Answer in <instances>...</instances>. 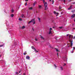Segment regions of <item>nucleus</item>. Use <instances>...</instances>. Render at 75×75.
Wrapping results in <instances>:
<instances>
[{
    "label": "nucleus",
    "instance_id": "18",
    "mask_svg": "<svg viewBox=\"0 0 75 75\" xmlns=\"http://www.w3.org/2000/svg\"><path fill=\"white\" fill-rule=\"evenodd\" d=\"M25 28V26H23L22 27V29H24Z\"/></svg>",
    "mask_w": 75,
    "mask_h": 75
},
{
    "label": "nucleus",
    "instance_id": "33",
    "mask_svg": "<svg viewBox=\"0 0 75 75\" xmlns=\"http://www.w3.org/2000/svg\"><path fill=\"white\" fill-rule=\"evenodd\" d=\"M65 65H66V64H65V63L64 64V65H63V66L64 67V66H65Z\"/></svg>",
    "mask_w": 75,
    "mask_h": 75
},
{
    "label": "nucleus",
    "instance_id": "50",
    "mask_svg": "<svg viewBox=\"0 0 75 75\" xmlns=\"http://www.w3.org/2000/svg\"><path fill=\"white\" fill-rule=\"evenodd\" d=\"M33 31H34V29H33Z\"/></svg>",
    "mask_w": 75,
    "mask_h": 75
},
{
    "label": "nucleus",
    "instance_id": "34",
    "mask_svg": "<svg viewBox=\"0 0 75 75\" xmlns=\"http://www.w3.org/2000/svg\"><path fill=\"white\" fill-rule=\"evenodd\" d=\"M27 2H26V4H25V6H27Z\"/></svg>",
    "mask_w": 75,
    "mask_h": 75
},
{
    "label": "nucleus",
    "instance_id": "47",
    "mask_svg": "<svg viewBox=\"0 0 75 75\" xmlns=\"http://www.w3.org/2000/svg\"><path fill=\"white\" fill-rule=\"evenodd\" d=\"M73 29H74V30H75V28H73Z\"/></svg>",
    "mask_w": 75,
    "mask_h": 75
},
{
    "label": "nucleus",
    "instance_id": "53",
    "mask_svg": "<svg viewBox=\"0 0 75 75\" xmlns=\"http://www.w3.org/2000/svg\"><path fill=\"white\" fill-rule=\"evenodd\" d=\"M57 18H58L57 17Z\"/></svg>",
    "mask_w": 75,
    "mask_h": 75
},
{
    "label": "nucleus",
    "instance_id": "52",
    "mask_svg": "<svg viewBox=\"0 0 75 75\" xmlns=\"http://www.w3.org/2000/svg\"><path fill=\"white\" fill-rule=\"evenodd\" d=\"M74 25V24H73V25Z\"/></svg>",
    "mask_w": 75,
    "mask_h": 75
},
{
    "label": "nucleus",
    "instance_id": "15",
    "mask_svg": "<svg viewBox=\"0 0 75 75\" xmlns=\"http://www.w3.org/2000/svg\"><path fill=\"white\" fill-rule=\"evenodd\" d=\"M24 55H26L27 54V52L25 51L24 53H23Z\"/></svg>",
    "mask_w": 75,
    "mask_h": 75
},
{
    "label": "nucleus",
    "instance_id": "17",
    "mask_svg": "<svg viewBox=\"0 0 75 75\" xmlns=\"http://www.w3.org/2000/svg\"><path fill=\"white\" fill-rule=\"evenodd\" d=\"M71 12L72 13H74L75 12V9L74 10H72L71 11Z\"/></svg>",
    "mask_w": 75,
    "mask_h": 75
},
{
    "label": "nucleus",
    "instance_id": "25",
    "mask_svg": "<svg viewBox=\"0 0 75 75\" xmlns=\"http://www.w3.org/2000/svg\"><path fill=\"white\" fill-rule=\"evenodd\" d=\"M15 73L16 74H17V75H18V72H15Z\"/></svg>",
    "mask_w": 75,
    "mask_h": 75
},
{
    "label": "nucleus",
    "instance_id": "44",
    "mask_svg": "<svg viewBox=\"0 0 75 75\" xmlns=\"http://www.w3.org/2000/svg\"><path fill=\"white\" fill-rule=\"evenodd\" d=\"M49 1H51V0H49Z\"/></svg>",
    "mask_w": 75,
    "mask_h": 75
},
{
    "label": "nucleus",
    "instance_id": "20",
    "mask_svg": "<svg viewBox=\"0 0 75 75\" xmlns=\"http://www.w3.org/2000/svg\"><path fill=\"white\" fill-rule=\"evenodd\" d=\"M14 9H12L11 10V12L12 13H13L14 12Z\"/></svg>",
    "mask_w": 75,
    "mask_h": 75
},
{
    "label": "nucleus",
    "instance_id": "14",
    "mask_svg": "<svg viewBox=\"0 0 75 75\" xmlns=\"http://www.w3.org/2000/svg\"><path fill=\"white\" fill-rule=\"evenodd\" d=\"M40 37L41 39H42V40H44V38L42 36H41V35H40Z\"/></svg>",
    "mask_w": 75,
    "mask_h": 75
},
{
    "label": "nucleus",
    "instance_id": "12",
    "mask_svg": "<svg viewBox=\"0 0 75 75\" xmlns=\"http://www.w3.org/2000/svg\"><path fill=\"white\" fill-rule=\"evenodd\" d=\"M29 10H33V7H31L29 8Z\"/></svg>",
    "mask_w": 75,
    "mask_h": 75
},
{
    "label": "nucleus",
    "instance_id": "40",
    "mask_svg": "<svg viewBox=\"0 0 75 75\" xmlns=\"http://www.w3.org/2000/svg\"><path fill=\"white\" fill-rule=\"evenodd\" d=\"M23 75H25V73H24L23 74Z\"/></svg>",
    "mask_w": 75,
    "mask_h": 75
},
{
    "label": "nucleus",
    "instance_id": "49",
    "mask_svg": "<svg viewBox=\"0 0 75 75\" xmlns=\"http://www.w3.org/2000/svg\"><path fill=\"white\" fill-rule=\"evenodd\" d=\"M53 28H55V27H53Z\"/></svg>",
    "mask_w": 75,
    "mask_h": 75
},
{
    "label": "nucleus",
    "instance_id": "48",
    "mask_svg": "<svg viewBox=\"0 0 75 75\" xmlns=\"http://www.w3.org/2000/svg\"><path fill=\"white\" fill-rule=\"evenodd\" d=\"M38 52V51H37L36 52Z\"/></svg>",
    "mask_w": 75,
    "mask_h": 75
},
{
    "label": "nucleus",
    "instance_id": "10",
    "mask_svg": "<svg viewBox=\"0 0 75 75\" xmlns=\"http://www.w3.org/2000/svg\"><path fill=\"white\" fill-rule=\"evenodd\" d=\"M31 48L32 49H33L34 50H35V51H36V49L34 48V46H32Z\"/></svg>",
    "mask_w": 75,
    "mask_h": 75
},
{
    "label": "nucleus",
    "instance_id": "6",
    "mask_svg": "<svg viewBox=\"0 0 75 75\" xmlns=\"http://www.w3.org/2000/svg\"><path fill=\"white\" fill-rule=\"evenodd\" d=\"M62 6H59V11H60L61 10H62V9H61V8H62Z\"/></svg>",
    "mask_w": 75,
    "mask_h": 75
},
{
    "label": "nucleus",
    "instance_id": "8",
    "mask_svg": "<svg viewBox=\"0 0 75 75\" xmlns=\"http://www.w3.org/2000/svg\"><path fill=\"white\" fill-rule=\"evenodd\" d=\"M4 62V60H3V59L0 61V62L1 63H3V62Z\"/></svg>",
    "mask_w": 75,
    "mask_h": 75
},
{
    "label": "nucleus",
    "instance_id": "29",
    "mask_svg": "<svg viewBox=\"0 0 75 75\" xmlns=\"http://www.w3.org/2000/svg\"><path fill=\"white\" fill-rule=\"evenodd\" d=\"M52 30V28H50V31H51Z\"/></svg>",
    "mask_w": 75,
    "mask_h": 75
},
{
    "label": "nucleus",
    "instance_id": "7",
    "mask_svg": "<svg viewBox=\"0 0 75 75\" xmlns=\"http://www.w3.org/2000/svg\"><path fill=\"white\" fill-rule=\"evenodd\" d=\"M75 16V14H74L72 15L71 16V17L72 18H74Z\"/></svg>",
    "mask_w": 75,
    "mask_h": 75
},
{
    "label": "nucleus",
    "instance_id": "9",
    "mask_svg": "<svg viewBox=\"0 0 75 75\" xmlns=\"http://www.w3.org/2000/svg\"><path fill=\"white\" fill-rule=\"evenodd\" d=\"M38 7L39 9H41L42 8V6L41 5H38Z\"/></svg>",
    "mask_w": 75,
    "mask_h": 75
},
{
    "label": "nucleus",
    "instance_id": "31",
    "mask_svg": "<svg viewBox=\"0 0 75 75\" xmlns=\"http://www.w3.org/2000/svg\"><path fill=\"white\" fill-rule=\"evenodd\" d=\"M35 40L37 41V39L36 38H35Z\"/></svg>",
    "mask_w": 75,
    "mask_h": 75
},
{
    "label": "nucleus",
    "instance_id": "51",
    "mask_svg": "<svg viewBox=\"0 0 75 75\" xmlns=\"http://www.w3.org/2000/svg\"><path fill=\"white\" fill-rule=\"evenodd\" d=\"M70 1H71V0H69Z\"/></svg>",
    "mask_w": 75,
    "mask_h": 75
},
{
    "label": "nucleus",
    "instance_id": "22",
    "mask_svg": "<svg viewBox=\"0 0 75 75\" xmlns=\"http://www.w3.org/2000/svg\"><path fill=\"white\" fill-rule=\"evenodd\" d=\"M3 45H0V47H3Z\"/></svg>",
    "mask_w": 75,
    "mask_h": 75
},
{
    "label": "nucleus",
    "instance_id": "30",
    "mask_svg": "<svg viewBox=\"0 0 75 75\" xmlns=\"http://www.w3.org/2000/svg\"><path fill=\"white\" fill-rule=\"evenodd\" d=\"M54 66L55 67V68H56L57 66H56V65L55 64L54 65Z\"/></svg>",
    "mask_w": 75,
    "mask_h": 75
},
{
    "label": "nucleus",
    "instance_id": "38",
    "mask_svg": "<svg viewBox=\"0 0 75 75\" xmlns=\"http://www.w3.org/2000/svg\"><path fill=\"white\" fill-rule=\"evenodd\" d=\"M28 1V0H25V1Z\"/></svg>",
    "mask_w": 75,
    "mask_h": 75
},
{
    "label": "nucleus",
    "instance_id": "21",
    "mask_svg": "<svg viewBox=\"0 0 75 75\" xmlns=\"http://www.w3.org/2000/svg\"><path fill=\"white\" fill-rule=\"evenodd\" d=\"M60 69H61V70H63V67H60Z\"/></svg>",
    "mask_w": 75,
    "mask_h": 75
},
{
    "label": "nucleus",
    "instance_id": "23",
    "mask_svg": "<svg viewBox=\"0 0 75 75\" xmlns=\"http://www.w3.org/2000/svg\"><path fill=\"white\" fill-rule=\"evenodd\" d=\"M51 33V31L50 30L49 33V34H50Z\"/></svg>",
    "mask_w": 75,
    "mask_h": 75
},
{
    "label": "nucleus",
    "instance_id": "55",
    "mask_svg": "<svg viewBox=\"0 0 75 75\" xmlns=\"http://www.w3.org/2000/svg\"><path fill=\"white\" fill-rule=\"evenodd\" d=\"M66 59H67V58H66Z\"/></svg>",
    "mask_w": 75,
    "mask_h": 75
},
{
    "label": "nucleus",
    "instance_id": "39",
    "mask_svg": "<svg viewBox=\"0 0 75 75\" xmlns=\"http://www.w3.org/2000/svg\"><path fill=\"white\" fill-rule=\"evenodd\" d=\"M0 57H1V54L0 55Z\"/></svg>",
    "mask_w": 75,
    "mask_h": 75
},
{
    "label": "nucleus",
    "instance_id": "41",
    "mask_svg": "<svg viewBox=\"0 0 75 75\" xmlns=\"http://www.w3.org/2000/svg\"><path fill=\"white\" fill-rule=\"evenodd\" d=\"M69 34H67L66 35L67 36H68Z\"/></svg>",
    "mask_w": 75,
    "mask_h": 75
},
{
    "label": "nucleus",
    "instance_id": "13",
    "mask_svg": "<svg viewBox=\"0 0 75 75\" xmlns=\"http://www.w3.org/2000/svg\"><path fill=\"white\" fill-rule=\"evenodd\" d=\"M22 18H24L25 17V16H24V15H23V14H22Z\"/></svg>",
    "mask_w": 75,
    "mask_h": 75
},
{
    "label": "nucleus",
    "instance_id": "43",
    "mask_svg": "<svg viewBox=\"0 0 75 75\" xmlns=\"http://www.w3.org/2000/svg\"><path fill=\"white\" fill-rule=\"evenodd\" d=\"M20 72H21L20 71H19V73H20Z\"/></svg>",
    "mask_w": 75,
    "mask_h": 75
},
{
    "label": "nucleus",
    "instance_id": "16",
    "mask_svg": "<svg viewBox=\"0 0 75 75\" xmlns=\"http://www.w3.org/2000/svg\"><path fill=\"white\" fill-rule=\"evenodd\" d=\"M55 49H56V50L57 52H59V50H58V49H57L56 48H55Z\"/></svg>",
    "mask_w": 75,
    "mask_h": 75
},
{
    "label": "nucleus",
    "instance_id": "11",
    "mask_svg": "<svg viewBox=\"0 0 75 75\" xmlns=\"http://www.w3.org/2000/svg\"><path fill=\"white\" fill-rule=\"evenodd\" d=\"M37 3L36 1H35L34 3H33V6H35V4H37Z\"/></svg>",
    "mask_w": 75,
    "mask_h": 75
},
{
    "label": "nucleus",
    "instance_id": "37",
    "mask_svg": "<svg viewBox=\"0 0 75 75\" xmlns=\"http://www.w3.org/2000/svg\"><path fill=\"white\" fill-rule=\"evenodd\" d=\"M57 56L58 57V53H57Z\"/></svg>",
    "mask_w": 75,
    "mask_h": 75
},
{
    "label": "nucleus",
    "instance_id": "19",
    "mask_svg": "<svg viewBox=\"0 0 75 75\" xmlns=\"http://www.w3.org/2000/svg\"><path fill=\"white\" fill-rule=\"evenodd\" d=\"M11 17H13L14 16V15L13 14H11Z\"/></svg>",
    "mask_w": 75,
    "mask_h": 75
},
{
    "label": "nucleus",
    "instance_id": "45",
    "mask_svg": "<svg viewBox=\"0 0 75 75\" xmlns=\"http://www.w3.org/2000/svg\"><path fill=\"white\" fill-rule=\"evenodd\" d=\"M74 22H75V18H74Z\"/></svg>",
    "mask_w": 75,
    "mask_h": 75
},
{
    "label": "nucleus",
    "instance_id": "46",
    "mask_svg": "<svg viewBox=\"0 0 75 75\" xmlns=\"http://www.w3.org/2000/svg\"><path fill=\"white\" fill-rule=\"evenodd\" d=\"M64 61H66V60H64Z\"/></svg>",
    "mask_w": 75,
    "mask_h": 75
},
{
    "label": "nucleus",
    "instance_id": "27",
    "mask_svg": "<svg viewBox=\"0 0 75 75\" xmlns=\"http://www.w3.org/2000/svg\"><path fill=\"white\" fill-rule=\"evenodd\" d=\"M52 4H53V3H54V1L52 0Z\"/></svg>",
    "mask_w": 75,
    "mask_h": 75
},
{
    "label": "nucleus",
    "instance_id": "42",
    "mask_svg": "<svg viewBox=\"0 0 75 75\" xmlns=\"http://www.w3.org/2000/svg\"><path fill=\"white\" fill-rule=\"evenodd\" d=\"M74 52V51H72V52H71V53H73Z\"/></svg>",
    "mask_w": 75,
    "mask_h": 75
},
{
    "label": "nucleus",
    "instance_id": "24",
    "mask_svg": "<svg viewBox=\"0 0 75 75\" xmlns=\"http://www.w3.org/2000/svg\"><path fill=\"white\" fill-rule=\"evenodd\" d=\"M38 20H39V22H40V18H38Z\"/></svg>",
    "mask_w": 75,
    "mask_h": 75
},
{
    "label": "nucleus",
    "instance_id": "1",
    "mask_svg": "<svg viewBox=\"0 0 75 75\" xmlns=\"http://www.w3.org/2000/svg\"><path fill=\"white\" fill-rule=\"evenodd\" d=\"M71 38H73V39H75V36H74V38H73V35H70L69 36V40L70 42V45H71V48H72V46L73 43H72V41H71V40H70Z\"/></svg>",
    "mask_w": 75,
    "mask_h": 75
},
{
    "label": "nucleus",
    "instance_id": "36",
    "mask_svg": "<svg viewBox=\"0 0 75 75\" xmlns=\"http://www.w3.org/2000/svg\"><path fill=\"white\" fill-rule=\"evenodd\" d=\"M56 37V38H58V37ZM56 38L55 39H56V40H57V38Z\"/></svg>",
    "mask_w": 75,
    "mask_h": 75
},
{
    "label": "nucleus",
    "instance_id": "26",
    "mask_svg": "<svg viewBox=\"0 0 75 75\" xmlns=\"http://www.w3.org/2000/svg\"><path fill=\"white\" fill-rule=\"evenodd\" d=\"M19 20H20V21H21V18H19Z\"/></svg>",
    "mask_w": 75,
    "mask_h": 75
},
{
    "label": "nucleus",
    "instance_id": "3",
    "mask_svg": "<svg viewBox=\"0 0 75 75\" xmlns=\"http://www.w3.org/2000/svg\"><path fill=\"white\" fill-rule=\"evenodd\" d=\"M72 5H71L68 8V10H72Z\"/></svg>",
    "mask_w": 75,
    "mask_h": 75
},
{
    "label": "nucleus",
    "instance_id": "5",
    "mask_svg": "<svg viewBox=\"0 0 75 75\" xmlns=\"http://www.w3.org/2000/svg\"><path fill=\"white\" fill-rule=\"evenodd\" d=\"M26 58L27 59H30V57L28 56H26Z\"/></svg>",
    "mask_w": 75,
    "mask_h": 75
},
{
    "label": "nucleus",
    "instance_id": "35",
    "mask_svg": "<svg viewBox=\"0 0 75 75\" xmlns=\"http://www.w3.org/2000/svg\"><path fill=\"white\" fill-rule=\"evenodd\" d=\"M63 1H64V3H65V0H63Z\"/></svg>",
    "mask_w": 75,
    "mask_h": 75
},
{
    "label": "nucleus",
    "instance_id": "28",
    "mask_svg": "<svg viewBox=\"0 0 75 75\" xmlns=\"http://www.w3.org/2000/svg\"><path fill=\"white\" fill-rule=\"evenodd\" d=\"M59 28L60 29H61L62 28V27H59Z\"/></svg>",
    "mask_w": 75,
    "mask_h": 75
},
{
    "label": "nucleus",
    "instance_id": "32",
    "mask_svg": "<svg viewBox=\"0 0 75 75\" xmlns=\"http://www.w3.org/2000/svg\"><path fill=\"white\" fill-rule=\"evenodd\" d=\"M73 50H75V47H73Z\"/></svg>",
    "mask_w": 75,
    "mask_h": 75
},
{
    "label": "nucleus",
    "instance_id": "2",
    "mask_svg": "<svg viewBox=\"0 0 75 75\" xmlns=\"http://www.w3.org/2000/svg\"><path fill=\"white\" fill-rule=\"evenodd\" d=\"M31 22H32V23H33V24H34L35 23V20L34 19H33L31 21H30L28 23V24H30Z\"/></svg>",
    "mask_w": 75,
    "mask_h": 75
},
{
    "label": "nucleus",
    "instance_id": "56",
    "mask_svg": "<svg viewBox=\"0 0 75 75\" xmlns=\"http://www.w3.org/2000/svg\"><path fill=\"white\" fill-rule=\"evenodd\" d=\"M19 75H20L19 74Z\"/></svg>",
    "mask_w": 75,
    "mask_h": 75
},
{
    "label": "nucleus",
    "instance_id": "4",
    "mask_svg": "<svg viewBox=\"0 0 75 75\" xmlns=\"http://www.w3.org/2000/svg\"><path fill=\"white\" fill-rule=\"evenodd\" d=\"M54 14H57L56 16L57 17L58 16L57 15L59 13L58 12H55V11H54Z\"/></svg>",
    "mask_w": 75,
    "mask_h": 75
},
{
    "label": "nucleus",
    "instance_id": "54",
    "mask_svg": "<svg viewBox=\"0 0 75 75\" xmlns=\"http://www.w3.org/2000/svg\"><path fill=\"white\" fill-rule=\"evenodd\" d=\"M9 0V1H10V0Z\"/></svg>",
    "mask_w": 75,
    "mask_h": 75
}]
</instances>
